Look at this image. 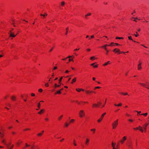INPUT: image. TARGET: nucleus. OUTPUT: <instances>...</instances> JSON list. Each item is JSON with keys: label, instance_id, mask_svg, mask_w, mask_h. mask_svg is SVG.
I'll list each match as a JSON object with an SVG mask.
<instances>
[{"label": "nucleus", "instance_id": "obj_42", "mask_svg": "<svg viewBox=\"0 0 149 149\" xmlns=\"http://www.w3.org/2000/svg\"><path fill=\"white\" fill-rule=\"evenodd\" d=\"M45 85L47 87L49 86V84L48 83H46L45 84Z\"/></svg>", "mask_w": 149, "mask_h": 149}, {"label": "nucleus", "instance_id": "obj_21", "mask_svg": "<svg viewBox=\"0 0 149 149\" xmlns=\"http://www.w3.org/2000/svg\"><path fill=\"white\" fill-rule=\"evenodd\" d=\"M3 136H4L3 134H2L0 132V136L2 139H3Z\"/></svg>", "mask_w": 149, "mask_h": 149}, {"label": "nucleus", "instance_id": "obj_26", "mask_svg": "<svg viewBox=\"0 0 149 149\" xmlns=\"http://www.w3.org/2000/svg\"><path fill=\"white\" fill-rule=\"evenodd\" d=\"M120 93L122 95H128L127 93H124L122 92V93Z\"/></svg>", "mask_w": 149, "mask_h": 149}, {"label": "nucleus", "instance_id": "obj_1", "mask_svg": "<svg viewBox=\"0 0 149 149\" xmlns=\"http://www.w3.org/2000/svg\"><path fill=\"white\" fill-rule=\"evenodd\" d=\"M118 124V119L114 121L112 124V128L115 129L116 128Z\"/></svg>", "mask_w": 149, "mask_h": 149}, {"label": "nucleus", "instance_id": "obj_38", "mask_svg": "<svg viewBox=\"0 0 149 149\" xmlns=\"http://www.w3.org/2000/svg\"><path fill=\"white\" fill-rule=\"evenodd\" d=\"M136 34H134V35L135 36V37H137L138 36V34L137 32H136Z\"/></svg>", "mask_w": 149, "mask_h": 149}, {"label": "nucleus", "instance_id": "obj_16", "mask_svg": "<svg viewBox=\"0 0 149 149\" xmlns=\"http://www.w3.org/2000/svg\"><path fill=\"white\" fill-rule=\"evenodd\" d=\"M115 143L112 142V146L113 147V149H116V148H115Z\"/></svg>", "mask_w": 149, "mask_h": 149}, {"label": "nucleus", "instance_id": "obj_37", "mask_svg": "<svg viewBox=\"0 0 149 149\" xmlns=\"http://www.w3.org/2000/svg\"><path fill=\"white\" fill-rule=\"evenodd\" d=\"M38 91L39 92H42V90L41 88H40L39 89Z\"/></svg>", "mask_w": 149, "mask_h": 149}, {"label": "nucleus", "instance_id": "obj_36", "mask_svg": "<svg viewBox=\"0 0 149 149\" xmlns=\"http://www.w3.org/2000/svg\"><path fill=\"white\" fill-rule=\"evenodd\" d=\"M148 114V113H143L141 114V115L144 116H146Z\"/></svg>", "mask_w": 149, "mask_h": 149}, {"label": "nucleus", "instance_id": "obj_49", "mask_svg": "<svg viewBox=\"0 0 149 149\" xmlns=\"http://www.w3.org/2000/svg\"><path fill=\"white\" fill-rule=\"evenodd\" d=\"M10 144V143H9V144H5V145L7 146V147H8V148H9V145Z\"/></svg>", "mask_w": 149, "mask_h": 149}, {"label": "nucleus", "instance_id": "obj_56", "mask_svg": "<svg viewBox=\"0 0 149 149\" xmlns=\"http://www.w3.org/2000/svg\"><path fill=\"white\" fill-rule=\"evenodd\" d=\"M100 87H99V86H97V87H95V89H96V88H100Z\"/></svg>", "mask_w": 149, "mask_h": 149}, {"label": "nucleus", "instance_id": "obj_45", "mask_svg": "<svg viewBox=\"0 0 149 149\" xmlns=\"http://www.w3.org/2000/svg\"><path fill=\"white\" fill-rule=\"evenodd\" d=\"M73 144L75 146H77L76 143H75V141L74 140V142H73Z\"/></svg>", "mask_w": 149, "mask_h": 149}, {"label": "nucleus", "instance_id": "obj_20", "mask_svg": "<svg viewBox=\"0 0 149 149\" xmlns=\"http://www.w3.org/2000/svg\"><path fill=\"white\" fill-rule=\"evenodd\" d=\"M114 105L116 106H121L122 105V104L121 103H120L118 104H114Z\"/></svg>", "mask_w": 149, "mask_h": 149}, {"label": "nucleus", "instance_id": "obj_55", "mask_svg": "<svg viewBox=\"0 0 149 149\" xmlns=\"http://www.w3.org/2000/svg\"><path fill=\"white\" fill-rule=\"evenodd\" d=\"M141 62L139 61V64L138 65H141Z\"/></svg>", "mask_w": 149, "mask_h": 149}, {"label": "nucleus", "instance_id": "obj_52", "mask_svg": "<svg viewBox=\"0 0 149 149\" xmlns=\"http://www.w3.org/2000/svg\"><path fill=\"white\" fill-rule=\"evenodd\" d=\"M69 61L70 62L71 61H73L72 59L70 58L69 60Z\"/></svg>", "mask_w": 149, "mask_h": 149}, {"label": "nucleus", "instance_id": "obj_48", "mask_svg": "<svg viewBox=\"0 0 149 149\" xmlns=\"http://www.w3.org/2000/svg\"><path fill=\"white\" fill-rule=\"evenodd\" d=\"M10 144V143H9V144H5V145L7 146V147H8V148H9V145Z\"/></svg>", "mask_w": 149, "mask_h": 149}, {"label": "nucleus", "instance_id": "obj_61", "mask_svg": "<svg viewBox=\"0 0 149 149\" xmlns=\"http://www.w3.org/2000/svg\"><path fill=\"white\" fill-rule=\"evenodd\" d=\"M95 63H92L91 64V66H94V64H95Z\"/></svg>", "mask_w": 149, "mask_h": 149}, {"label": "nucleus", "instance_id": "obj_19", "mask_svg": "<svg viewBox=\"0 0 149 149\" xmlns=\"http://www.w3.org/2000/svg\"><path fill=\"white\" fill-rule=\"evenodd\" d=\"M141 68V65H138V70H140Z\"/></svg>", "mask_w": 149, "mask_h": 149}, {"label": "nucleus", "instance_id": "obj_60", "mask_svg": "<svg viewBox=\"0 0 149 149\" xmlns=\"http://www.w3.org/2000/svg\"><path fill=\"white\" fill-rule=\"evenodd\" d=\"M13 145H12V146H11V148H9H9H9V149H12V148L13 147Z\"/></svg>", "mask_w": 149, "mask_h": 149}, {"label": "nucleus", "instance_id": "obj_57", "mask_svg": "<svg viewBox=\"0 0 149 149\" xmlns=\"http://www.w3.org/2000/svg\"><path fill=\"white\" fill-rule=\"evenodd\" d=\"M129 121L130 122H132L133 121V120L131 119H129Z\"/></svg>", "mask_w": 149, "mask_h": 149}, {"label": "nucleus", "instance_id": "obj_53", "mask_svg": "<svg viewBox=\"0 0 149 149\" xmlns=\"http://www.w3.org/2000/svg\"><path fill=\"white\" fill-rule=\"evenodd\" d=\"M97 66H98L97 65H95L93 66V67L94 68H97Z\"/></svg>", "mask_w": 149, "mask_h": 149}, {"label": "nucleus", "instance_id": "obj_27", "mask_svg": "<svg viewBox=\"0 0 149 149\" xmlns=\"http://www.w3.org/2000/svg\"><path fill=\"white\" fill-rule=\"evenodd\" d=\"M62 78H63V77H61L60 78V79H59L58 81H59V84H60L61 83V80H62Z\"/></svg>", "mask_w": 149, "mask_h": 149}, {"label": "nucleus", "instance_id": "obj_14", "mask_svg": "<svg viewBox=\"0 0 149 149\" xmlns=\"http://www.w3.org/2000/svg\"><path fill=\"white\" fill-rule=\"evenodd\" d=\"M76 81V77H74L73 79H72V82H71V83L72 84H73V83L75 82V81Z\"/></svg>", "mask_w": 149, "mask_h": 149}, {"label": "nucleus", "instance_id": "obj_43", "mask_svg": "<svg viewBox=\"0 0 149 149\" xmlns=\"http://www.w3.org/2000/svg\"><path fill=\"white\" fill-rule=\"evenodd\" d=\"M63 115H61L58 118V119L59 120H60L61 119V118L63 117Z\"/></svg>", "mask_w": 149, "mask_h": 149}, {"label": "nucleus", "instance_id": "obj_13", "mask_svg": "<svg viewBox=\"0 0 149 149\" xmlns=\"http://www.w3.org/2000/svg\"><path fill=\"white\" fill-rule=\"evenodd\" d=\"M76 90L78 91V92H79L80 91H84V90L82 89V88H79V89H77V88H76Z\"/></svg>", "mask_w": 149, "mask_h": 149}, {"label": "nucleus", "instance_id": "obj_8", "mask_svg": "<svg viewBox=\"0 0 149 149\" xmlns=\"http://www.w3.org/2000/svg\"><path fill=\"white\" fill-rule=\"evenodd\" d=\"M148 124H146L144 125V126L143 127V129L144 130V132H146V127L148 125Z\"/></svg>", "mask_w": 149, "mask_h": 149}, {"label": "nucleus", "instance_id": "obj_39", "mask_svg": "<svg viewBox=\"0 0 149 149\" xmlns=\"http://www.w3.org/2000/svg\"><path fill=\"white\" fill-rule=\"evenodd\" d=\"M91 13H89L87 14H86V16H89L91 15Z\"/></svg>", "mask_w": 149, "mask_h": 149}, {"label": "nucleus", "instance_id": "obj_62", "mask_svg": "<svg viewBox=\"0 0 149 149\" xmlns=\"http://www.w3.org/2000/svg\"><path fill=\"white\" fill-rule=\"evenodd\" d=\"M57 68V67L56 66L54 67V68H53V70H55Z\"/></svg>", "mask_w": 149, "mask_h": 149}, {"label": "nucleus", "instance_id": "obj_32", "mask_svg": "<svg viewBox=\"0 0 149 149\" xmlns=\"http://www.w3.org/2000/svg\"><path fill=\"white\" fill-rule=\"evenodd\" d=\"M68 27H67V28H66V33H65V34L66 35H67V34H68Z\"/></svg>", "mask_w": 149, "mask_h": 149}, {"label": "nucleus", "instance_id": "obj_25", "mask_svg": "<svg viewBox=\"0 0 149 149\" xmlns=\"http://www.w3.org/2000/svg\"><path fill=\"white\" fill-rule=\"evenodd\" d=\"M87 93V94H89V93H92L93 92L92 91H88V90H86V91H85Z\"/></svg>", "mask_w": 149, "mask_h": 149}, {"label": "nucleus", "instance_id": "obj_40", "mask_svg": "<svg viewBox=\"0 0 149 149\" xmlns=\"http://www.w3.org/2000/svg\"><path fill=\"white\" fill-rule=\"evenodd\" d=\"M139 84H140L141 85H142V86H144V87H146V85H145L144 84H143V83H139Z\"/></svg>", "mask_w": 149, "mask_h": 149}, {"label": "nucleus", "instance_id": "obj_11", "mask_svg": "<svg viewBox=\"0 0 149 149\" xmlns=\"http://www.w3.org/2000/svg\"><path fill=\"white\" fill-rule=\"evenodd\" d=\"M128 146V148L129 149H130L131 148H132V146L131 144H128L127 145Z\"/></svg>", "mask_w": 149, "mask_h": 149}, {"label": "nucleus", "instance_id": "obj_63", "mask_svg": "<svg viewBox=\"0 0 149 149\" xmlns=\"http://www.w3.org/2000/svg\"><path fill=\"white\" fill-rule=\"evenodd\" d=\"M87 50L88 51H90V50H91V49H90L89 48H88L87 49Z\"/></svg>", "mask_w": 149, "mask_h": 149}, {"label": "nucleus", "instance_id": "obj_29", "mask_svg": "<svg viewBox=\"0 0 149 149\" xmlns=\"http://www.w3.org/2000/svg\"><path fill=\"white\" fill-rule=\"evenodd\" d=\"M69 123H68L66 122L65 123V127H68L69 126Z\"/></svg>", "mask_w": 149, "mask_h": 149}, {"label": "nucleus", "instance_id": "obj_64", "mask_svg": "<svg viewBox=\"0 0 149 149\" xmlns=\"http://www.w3.org/2000/svg\"><path fill=\"white\" fill-rule=\"evenodd\" d=\"M115 44L116 45H120L119 44L117 43H115Z\"/></svg>", "mask_w": 149, "mask_h": 149}, {"label": "nucleus", "instance_id": "obj_51", "mask_svg": "<svg viewBox=\"0 0 149 149\" xmlns=\"http://www.w3.org/2000/svg\"><path fill=\"white\" fill-rule=\"evenodd\" d=\"M31 95L32 96H35V94L33 93H31Z\"/></svg>", "mask_w": 149, "mask_h": 149}, {"label": "nucleus", "instance_id": "obj_54", "mask_svg": "<svg viewBox=\"0 0 149 149\" xmlns=\"http://www.w3.org/2000/svg\"><path fill=\"white\" fill-rule=\"evenodd\" d=\"M94 56H92V57H91L90 58V59L91 60H92L93 59H94Z\"/></svg>", "mask_w": 149, "mask_h": 149}, {"label": "nucleus", "instance_id": "obj_22", "mask_svg": "<svg viewBox=\"0 0 149 149\" xmlns=\"http://www.w3.org/2000/svg\"><path fill=\"white\" fill-rule=\"evenodd\" d=\"M1 142L2 143H3L5 145L6 143V141H5V139H2V140H1Z\"/></svg>", "mask_w": 149, "mask_h": 149}, {"label": "nucleus", "instance_id": "obj_24", "mask_svg": "<svg viewBox=\"0 0 149 149\" xmlns=\"http://www.w3.org/2000/svg\"><path fill=\"white\" fill-rule=\"evenodd\" d=\"M60 86V85H57L56 84H54V87L55 88H56V87H59Z\"/></svg>", "mask_w": 149, "mask_h": 149}, {"label": "nucleus", "instance_id": "obj_41", "mask_svg": "<svg viewBox=\"0 0 149 149\" xmlns=\"http://www.w3.org/2000/svg\"><path fill=\"white\" fill-rule=\"evenodd\" d=\"M114 44V43L113 42H111L109 45H108V46H112V44Z\"/></svg>", "mask_w": 149, "mask_h": 149}, {"label": "nucleus", "instance_id": "obj_44", "mask_svg": "<svg viewBox=\"0 0 149 149\" xmlns=\"http://www.w3.org/2000/svg\"><path fill=\"white\" fill-rule=\"evenodd\" d=\"M47 14L46 13H45L43 15V17H44L45 16H47Z\"/></svg>", "mask_w": 149, "mask_h": 149}, {"label": "nucleus", "instance_id": "obj_35", "mask_svg": "<svg viewBox=\"0 0 149 149\" xmlns=\"http://www.w3.org/2000/svg\"><path fill=\"white\" fill-rule=\"evenodd\" d=\"M40 103H38V109H40Z\"/></svg>", "mask_w": 149, "mask_h": 149}, {"label": "nucleus", "instance_id": "obj_28", "mask_svg": "<svg viewBox=\"0 0 149 149\" xmlns=\"http://www.w3.org/2000/svg\"><path fill=\"white\" fill-rule=\"evenodd\" d=\"M109 62H110V61H108L107 62L105 63L104 64H103V65L104 66L108 64H109Z\"/></svg>", "mask_w": 149, "mask_h": 149}, {"label": "nucleus", "instance_id": "obj_50", "mask_svg": "<svg viewBox=\"0 0 149 149\" xmlns=\"http://www.w3.org/2000/svg\"><path fill=\"white\" fill-rule=\"evenodd\" d=\"M26 147H29L30 146V145L28 144L27 143H25Z\"/></svg>", "mask_w": 149, "mask_h": 149}, {"label": "nucleus", "instance_id": "obj_34", "mask_svg": "<svg viewBox=\"0 0 149 149\" xmlns=\"http://www.w3.org/2000/svg\"><path fill=\"white\" fill-rule=\"evenodd\" d=\"M93 105L94 107H98V105L96 104H93Z\"/></svg>", "mask_w": 149, "mask_h": 149}, {"label": "nucleus", "instance_id": "obj_2", "mask_svg": "<svg viewBox=\"0 0 149 149\" xmlns=\"http://www.w3.org/2000/svg\"><path fill=\"white\" fill-rule=\"evenodd\" d=\"M85 113L83 110H81L79 112V115L80 117H82L85 116Z\"/></svg>", "mask_w": 149, "mask_h": 149}, {"label": "nucleus", "instance_id": "obj_46", "mask_svg": "<svg viewBox=\"0 0 149 149\" xmlns=\"http://www.w3.org/2000/svg\"><path fill=\"white\" fill-rule=\"evenodd\" d=\"M74 121V120L73 119H72L70 120V123H72Z\"/></svg>", "mask_w": 149, "mask_h": 149}, {"label": "nucleus", "instance_id": "obj_18", "mask_svg": "<svg viewBox=\"0 0 149 149\" xmlns=\"http://www.w3.org/2000/svg\"><path fill=\"white\" fill-rule=\"evenodd\" d=\"M128 39H129V40H132V41H134V42H136V41H134V40H133V39H132V37H131V36H129V37H128Z\"/></svg>", "mask_w": 149, "mask_h": 149}, {"label": "nucleus", "instance_id": "obj_4", "mask_svg": "<svg viewBox=\"0 0 149 149\" xmlns=\"http://www.w3.org/2000/svg\"><path fill=\"white\" fill-rule=\"evenodd\" d=\"M134 129L135 130H139L140 131H141L142 132H143V130L142 129V127H141L140 126H139L138 127L134 128Z\"/></svg>", "mask_w": 149, "mask_h": 149}, {"label": "nucleus", "instance_id": "obj_17", "mask_svg": "<svg viewBox=\"0 0 149 149\" xmlns=\"http://www.w3.org/2000/svg\"><path fill=\"white\" fill-rule=\"evenodd\" d=\"M44 132V131H42V133H38V134H37V135L39 136H40L42 135V133H43Z\"/></svg>", "mask_w": 149, "mask_h": 149}, {"label": "nucleus", "instance_id": "obj_33", "mask_svg": "<svg viewBox=\"0 0 149 149\" xmlns=\"http://www.w3.org/2000/svg\"><path fill=\"white\" fill-rule=\"evenodd\" d=\"M61 93V92L59 90L58 91L56 92V93H57L58 94H60Z\"/></svg>", "mask_w": 149, "mask_h": 149}, {"label": "nucleus", "instance_id": "obj_31", "mask_svg": "<svg viewBox=\"0 0 149 149\" xmlns=\"http://www.w3.org/2000/svg\"><path fill=\"white\" fill-rule=\"evenodd\" d=\"M116 39H123V37H116Z\"/></svg>", "mask_w": 149, "mask_h": 149}, {"label": "nucleus", "instance_id": "obj_15", "mask_svg": "<svg viewBox=\"0 0 149 149\" xmlns=\"http://www.w3.org/2000/svg\"><path fill=\"white\" fill-rule=\"evenodd\" d=\"M44 109H42L40 111H39V112H38V113L39 114H41V113H42L43 112H44Z\"/></svg>", "mask_w": 149, "mask_h": 149}, {"label": "nucleus", "instance_id": "obj_6", "mask_svg": "<svg viewBox=\"0 0 149 149\" xmlns=\"http://www.w3.org/2000/svg\"><path fill=\"white\" fill-rule=\"evenodd\" d=\"M108 46V45L105 44L103 46H101V47L102 48H104L105 50H107V47Z\"/></svg>", "mask_w": 149, "mask_h": 149}, {"label": "nucleus", "instance_id": "obj_9", "mask_svg": "<svg viewBox=\"0 0 149 149\" xmlns=\"http://www.w3.org/2000/svg\"><path fill=\"white\" fill-rule=\"evenodd\" d=\"M10 37H15L16 35H14V33H13L11 32V31H10Z\"/></svg>", "mask_w": 149, "mask_h": 149}, {"label": "nucleus", "instance_id": "obj_30", "mask_svg": "<svg viewBox=\"0 0 149 149\" xmlns=\"http://www.w3.org/2000/svg\"><path fill=\"white\" fill-rule=\"evenodd\" d=\"M91 130L92 132H93V133H95V129H92Z\"/></svg>", "mask_w": 149, "mask_h": 149}, {"label": "nucleus", "instance_id": "obj_7", "mask_svg": "<svg viewBox=\"0 0 149 149\" xmlns=\"http://www.w3.org/2000/svg\"><path fill=\"white\" fill-rule=\"evenodd\" d=\"M89 141L90 140L88 138H86V140L85 142V144L87 145H88L89 144Z\"/></svg>", "mask_w": 149, "mask_h": 149}, {"label": "nucleus", "instance_id": "obj_12", "mask_svg": "<svg viewBox=\"0 0 149 149\" xmlns=\"http://www.w3.org/2000/svg\"><path fill=\"white\" fill-rule=\"evenodd\" d=\"M11 99L12 100L15 101L16 100V97L14 96H12L11 97Z\"/></svg>", "mask_w": 149, "mask_h": 149}, {"label": "nucleus", "instance_id": "obj_10", "mask_svg": "<svg viewBox=\"0 0 149 149\" xmlns=\"http://www.w3.org/2000/svg\"><path fill=\"white\" fill-rule=\"evenodd\" d=\"M113 52H115V53L119 52L120 53V50L118 49L115 48L113 50Z\"/></svg>", "mask_w": 149, "mask_h": 149}, {"label": "nucleus", "instance_id": "obj_23", "mask_svg": "<svg viewBox=\"0 0 149 149\" xmlns=\"http://www.w3.org/2000/svg\"><path fill=\"white\" fill-rule=\"evenodd\" d=\"M65 4V3L64 1H63L61 2V5L62 6H64Z\"/></svg>", "mask_w": 149, "mask_h": 149}, {"label": "nucleus", "instance_id": "obj_3", "mask_svg": "<svg viewBox=\"0 0 149 149\" xmlns=\"http://www.w3.org/2000/svg\"><path fill=\"white\" fill-rule=\"evenodd\" d=\"M106 114V113H104L101 115L100 118L97 120V122H98L100 123L102 121L103 117H104V116Z\"/></svg>", "mask_w": 149, "mask_h": 149}, {"label": "nucleus", "instance_id": "obj_59", "mask_svg": "<svg viewBox=\"0 0 149 149\" xmlns=\"http://www.w3.org/2000/svg\"><path fill=\"white\" fill-rule=\"evenodd\" d=\"M136 111V112H137V113H138V114H139V113H141V111Z\"/></svg>", "mask_w": 149, "mask_h": 149}, {"label": "nucleus", "instance_id": "obj_58", "mask_svg": "<svg viewBox=\"0 0 149 149\" xmlns=\"http://www.w3.org/2000/svg\"><path fill=\"white\" fill-rule=\"evenodd\" d=\"M72 57V56H68V57H67L66 58H71Z\"/></svg>", "mask_w": 149, "mask_h": 149}, {"label": "nucleus", "instance_id": "obj_5", "mask_svg": "<svg viewBox=\"0 0 149 149\" xmlns=\"http://www.w3.org/2000/svg\"><path fill=\"white\" fill-rule=\"evenodd\" d=\"M127 138L126 136H124L122 138V139L120 141V142L121 144H123L124 143V141L126 140Z\"/></svg>", "mask_w": 149, "mask_h": 149}, {"label": "nucleus", "instance_id": "obj_47", "mask_svg": "<svg viewBox=\"0 0 149 149\" xmlns=\"http://www.w3.org/2000/svg\"><path fill=\"white\" fill-rule=\"evenodd\" d=\"M10 144V143H9V144H5V145L7 146V147H8V148H9V145Z\"/></svg>", "mask_w": 149, "mask_h": 149}]
</instances>
